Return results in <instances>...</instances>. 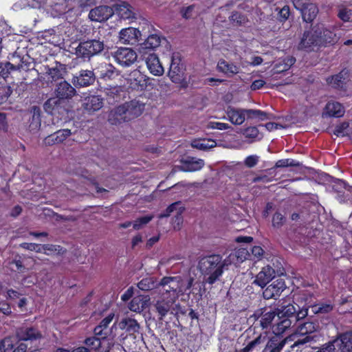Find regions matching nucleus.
<instances>
[{
	"mask_svg": "<svg viewBox=\"0 0 352 352\" xmlns=\"http://www.w3.org/2000/svg\"><path fill=\"white\" fill-rule=\"evenodd\" d=\"M228 261L222 259L219 254H211L201 258L198 263L197 269L204 276V282L214 284L223 273V270L228 266Z\"/></svg>",
	"mask_w": 352,
	"mask_h": 352,
	"instance_id": "f257e3e1",
	"label": "nucleus"
},
{
	"mask_svg": "<svg viewBox=\"0 0 352 352\" xmlns=\"http://www.w3.org/2000/svg\"><path fill=\"white\" fill-rule=\"evenodd\" d=\"M144 110V103L133 100L113 109L109 113L108 122L112 125L129 122L140 116Z\"/></svg>",
	"mask_w": 352,
	"mask_h": 352,
	"instance_id": "f03ea898",
	"label": "nucleus"
},
{
	"mask_svg": "<svg viewBox=\"0 0 352 352\" xmlns=\"http://www.w3.org/2000/svg\"><path fill=\"white\" fill-rule=\"evenodd\" d=\"M319 329V324L314 322H306L299 325L294 333L290 335L293 343L290 345V350L296 352L301 351L306 344L313 340L314 337L310 336Z\"/></svg>",
	"mask_w": 352,
	"mask_h": 352,
	"instance_id": "7ed1b4c3",
	"label": "nucleus"
},
{
	"mask_svg": "<svg viewBox=\"0 0 352 352\" xmlns=\"http://www.w3.org/2000/svg\"><path fill=\"white\" fill-rule=\"evenodd\" d=\"M161 289L159 293L166 298L177 300L179 296L186 292L184 287V280L181 276H166L159 283Z\"/></svg>",
	"mask_w": 352,
	"mask_h": 352,
	"instance_id": "20e7f679",
	"label": "nucleus"
},
{
	"mask_svg": "<svg viewBox=\"0 0 352 352\" xmlns=\"http://www.w3.org/2000/svg\"><path fill=\"white\" fill-rule=\"evenodd\" d=\"M104 48V41L100 39H90L80 42L76 48V54L78 58L90 60L94 56L101 53Z\"/></svg>",
	"mask_w": 352,
	"mask_h": 352,
	"instance_id": "39448f33",
	"label": "nucleus"
},
{
	"mask_svg": "<svg viewBox=\"0 0 352 352\" xmlns=\"http://www.w3.org/2000/svg\"><path fill=\"white\" fill-rule=\"evenodd\" d=\"M294 7L300 11L304 21L312 22L318 13V8L316 4L309 0H292Z\"/></svg>",
	"mask_w": 352,
	"mask_h": 352,
	"instance_id": "423d86ee",
	"label": "nucleus"
},
{
	"mask_svg": "<svg viewBox=\"0 0 352 352\" xmlns=\"http://www.w3.org/2000/svg\"><path fill=\"white\" fill-rule=\"evenodd\" d=\"M168 75L172 82L175 83H182L185 80V67L182 63L178 54H173L171 57Z\"/></svg>",
	"mask_w": 352,
	"mask_h": 352,
	"instance_id": "0eeeda50",
	"label": "nucleus"
},
{
	"mask_svg": "<svg viewBox=\"0 0 352 352\" xmlns=\"http://www.w3.org/2000/svg\"><path fill=\"white\" fill-rule=\"evenodd\" d=\"M322 42L321 32H318V30L305 32L298 45V49L311 52L315 47L320 45Z\"/></svg>",
	"mask_w": 352,
	"mask_h": 352,
	"instance_id": "6e6552de",
	"label": "nucleus"
},
{
	"mask_svg": "<svg viewBox=\"0 0 352 352\" xmlns=\"http://www.w3.org/2000/svg\"><path fill=\"white\" fill-rule=\"evenodd\" d=\"M111 54L115 60L124 67L131 66L138 58L136 52L129 47H120Z\"/></svg>",
	"mask_w": 352,
	"mask_h": 352,
	"instance_id": "1a4fd4ad",
	"label": "nucleus"
},
{
	"mask_svg": "<svg viewBox=\"0 0 352 352\" xmlns=\"http://www.w3.org/2000/svg\"><path fill=\"white\" fill-rule=\"evenodd\" d=\"M113 14L114 10L112 7L99 6L89 11L88 17L91 21L102 23L107 21Z\"/></svg>",
	"mask_w": 352,
	"mask_h": 352,
	"instance_id": "9d476101",
	"label": "nucleus"
},
{
	"mask_svg": "<svg viewBox=\"0 0 352 352\" xmlns=\"http://www.w3.org/2000/svg\"><path fill=\"white\" fill-rule=\"evenodd\" d=\"M16 335L19 340L29 341L31 343L40 341L43 338L41 331L32 327L23 326L18 328Z\"/></svg>",
	"mask_w": 352,
	"mask_h": 352,
	"instance_id": "9b49d317",
	"label": "nucleus"
},
{
	"mask_svg": "<svg viewBox=\"0 0 352 352\" xmlns=\"http://www.w3.org/2000/svg\"><path fill=\"white\" fill-rule=\"evenodd\" d=\"M96 76L94 71L88 69H82L78 74L74 75L72 82L76 87H85L94 83Z\"/></svg>",
	"mask_w": 352,
	"mask_h": 352,
	"instance_id": "f8f14e48",
	"label": "nucleus"
},
{
	"mask_svg": "<svg viewBox=\"0 0 352 352\" xmlns=\"http://www.w3.org/2000/svg\"><path fill=\"white\" fill-rule=\"evenodd\" d=\"M127 80L133 89L143 90L150 84V78L138 69L133 70L129 74Z\"/></svg>",
	"mask_w": 352,
	"mask_h": 352,
	"instance_id": "ddd939ff",
	"label": "nucleus"
},
{
	"mask_svg": "<svg viewBox=\"0 0 352 352\" xmlns=\"http://www.w3.org/2000/svg\"><path fill=\"white\" fill-rule=\"evenodd\" d=\"M54 94L57 98L63 100H70L77 94L76 89L67 81L62 80L58 82L54 89Z\"/></svg>",
	"mask_w": 352,
	"mask_h": 352,
	"instance_id": "4468645a",
	"label": "nucleus"
},
{
	"mask_svg": "<svg viewBox=\"0 0 352 352\" xmlns=\"http://www.w3.org/2000/svg\"><path fill=\"white\" fill-rule=\"evenodd\" d=\"M177 300L166 298L164 295L160 294L154 305L157 312L160 316V320H163L167 314L171 310Z\"/></svg>",
	"mask_w": 352,
	"mask_h": 352,
	"instance_id": "2eb2a0df",
	"label": "nucleus"
},
{
	"mask_svg": "<svg viewBox=\"0 0 352 352\" xmlns=\"http://www.w3.org/2000/svg\"><path fill=\"white\" fill-rule=\"evenodd\" d=\"M292 343L290 335L283 338L279 334H274L270 338L265 349L269 350L270 352H280L285 344L291 345Z\"/></svg>",
	"mask_w": 352,
	"mask_h": 352,
	"instance_id": "dca6fc26",
	"label": "nucleus"
},
{
	"mask_svg": "<svg viewBox=\"0 0 352 352\" xmlns=\"http://www.w3.org/2000/svg\"><path fill=\"white\" fill-rule=\"evenodd\" d=\"M103 98L98 95H91L82 100V107L89 114H91L103 107Z\"/></svg>",
	"mask_w": 352,
	"mask_h": 352,
	"instance_id": "f3484780",
	"label": "nucleus"
},
{
	"mask_svg": "<svg viewBox=\"0 0 352 352\" xmlns=\"http://www.w3.org/2000/svg\"><path fill=\"white\" fill-rule=\"evenodd\" d=\"M286 285L283 279H277L268 285L263 292L265 299L276 298L285 290Z\"/></svg>",
	"mask_w": 352,
	"mask_h": 352,
	"instance_id": "a211bd4d",
	"label": "nucleus"
},
{
	"mask_svg": "<svg viewBox=\"0 0 352 352\" xmlns=\"http://www.w3.org/2000/svg\"><path fill=\"white\" fill-rule=\"evenodd\" d=\"M140 36V32L136 28H124L120 32L119 41L122 44L135 45L138 43Z\"/></svg>",
	"mask_w": 352,
	"mask_h": 352,
	"instance_id": "6ab92c4d",
	"label": "nucleus"
},
{
	"mask_svg": "<svg viewBox=\"0 0 352 352\" xmlns=\"http://www.w3.org/2000/svg\"><path fill=\"white\" fill-rule=\"evenodd\" d=\"M146 67L150 72L154 76H162L164 69L162 65L159 58L153 53L148 54L147 56L144 57Z\"/></svg>",
	"mask_w": 352,
	"mask_h": 352,
	"instance_id": "aec40b11",
	"label": "nucleus"
},
{
	"mask_svg": "<svg viewBox=\"0 0 352 352\" xmlns=\"http://www.w3.org/2000/svg\"><path fill=\"white\" fill-rule=\"evenodd\" d=\"M275 270L270 265H267L263 267L261 271L256 275V279L254 280V283L261 287H264L275 277Z\"/></svg>",
	"mask_w": 352,
	"mask_h": 352,
	"instance_id": "412c9836",
	"label": "nucleus"
},
{
	"mask_svg": "<svg viewBox=\"0 0 352 352\" xmlns=\"http://www.w3.org/2000/svg\"><path fill=\"white\" fill-rule=\"evenodd\" d=\"M184 210V207L182 202L177 201L170 205L165 212L160 213L157 217L160 219L170 217L172 219L179 220L182 218V214Z\"/></svg>",
	"mask_w": 352,
	"mask_h": 352,
	"instance_id": "4be33fe9",
	"label": "nucleus"
},
{
	"mask_svg": "<svg viewBox=\"0 0 352 352\" xmlns=\"http://www.w3.org/2000/svg\"><path fill=\"white\" fill-rule=\"evenodd\" d=\"M336 346L340 352H352V332L340 333L336 338Z\"/></svg>",
	"mask_w": 352,
	"mask_h": 352,
	"instance_id": "5701e85b",
	"label": "nucleus"
},
{
	"mask_svg": "<svg viewBox=\"0 0 352 352\" xmlns=\"http://www.w3.org/2000/svg\"><path fill=\"white\" fill-rule=\"evenodd\" d=\"M114 12L122 19L126 20L135 18L133 8L125 1L117 3L113 6Z\"/></svg>",
	"mask_w": 352,
	"mask_h": 352,
	"instance_id": "b1692460",
	"label": "nucleus"
},
{
	"mask_svg": "<svg viewBox=\"0 0 352 352\" xmlns=\"http://www.w3.org/2000/svg\"><path fill=\"white\" fill-rule=\"evenodd\" d=\"M227 119L233 124L241 125L245 120V111L244 109H235L228 107L226 111Z\"/></svg>",
	"mask_w": 352,
	"mask_h": 352,
	"instance_id": "393cba45",
	"label": "nucleus"
},
{
	"mask_svg": "<svg viewBox=\"0 0 352 352\" xmlns=\"http://www.w3.org/2000/svg\"><path fill=\"white\" fill-rule=\"evenodd\" d=\"M72 135L69 129L58 130L53 134L46 137L44 140L45 145H53L63 142L65 139Z\"/></svg>",
	"mask_w": 352,
	"mask_h": 352,
	"instance_id": "a878e982",
	"label": "nucleus"
},
{
	"mask_svg": "<svg viewBox=\"0 0 352 352\" xmlns=\"http://www.w3.org/2000/svg\"><path fill=\"white\" fill-rule=\"evenodd\" d=\"M32 118L30 120L29 129L31 132L38 131L41 125V109L37 106H33L30 109Z\"/></svg>",
	"mask_w": 352,
	"mask_h": 352,
	"instance_id": "bb28decb",
	"label": "nucleus"
},
{
	"mask_svg": "<svg viewBox=\"0 0 352 352\" xmlns=\"http://www.w3.org/2000/svg\"><path fill=\"white\" fill-rule=\"evenodd\" d=\"M18 58L13 57V63L6 62L0 63V76L6 78L10 71L12 70H19L23 67V65L21 63V60L17 63L16 59Z\"/></svg>",
	"mask_w": 352,
	"mask_h": 352,
	"instance_id": "cd10ccee",
	"label": "nucleus"
},
{
	"mask_svg": "<svg viewBox=\"0 0 352 352\" xmlns=\"http://www.w3.org/2000/svg\"><path fill=\"white\" fill-rule=\"evenodd\" d=\"M120 328L130 334L138 333L140 326L136 320L131 318H123L119 323Z\"/></svg>",
	"mask_w": 352,
	"mask_h": 352,
	"instance_id": "c85d7f7f",
	"label": "nucleus"
},
{
	"mask_svg": "<svg viewBox=\"0 0 352 352\" xmlns=\"http://www.w3.org/2000/svg\"><path fill=\"white\" fill-rule=\"evenodd\" d=\"M325 113L331 117L340 118L344 115V109L338 102H329L325 107Z\"/></svg>",
	"mask_w": 352,
	"mask_h": 352,
	"instance_id": "c756f323",
	"label": "nucleus"
},
{
	"mask_svg": "<svg viewBox=\"0 0 352 352\" xmlns=\"http://www.w3.org/2000/svg\"><path fill=\"white\" fill-rule=\"evenodd\" d=\"M204 166V161L201 159L189 158L182 162V170L184 171H197Z\"/></svg>",
	"mask_w": 352,
	"mask_h": 352,
	"instance_id": "7c9ffc66",
	"label": "nucleus"
},
{
	"mask_svg": "<svg viewBox=\"0 0 352 352\" xmlns=\"http://www.w3.org/2000/svg\"><path fill=\"white\" fill-rule=\"evenodd\" d=\"M347 74L346 71L342 70L339 74L327 78V82L333 88L342 89L345 84Z\"/></svg>",
	"mask_w": 352,
	"mask_h": 352,
	"instance_id": "2f4dec72",
	"label": "nucleus"
},
{
	"mask_svg": "<svg viewBox=\"0 0 352 352\" xmlns=\"http://www.w3.org/2000/svg\"><path fill=\"white\" fill-rule=\"evenodd\" d=\"M161 43V38L157 34H151L140 44L139 51L140 53H144V50H154L159 47Z\"/></svg>",
	"mask_w": 352,
	"mask_h": 352,
	"instance_id": "473e14b6",
	"label": "nucleus"
},
{
	"mask_svg": "<svg viewBox=\"0 0 352 352\" xmlns=\"http://www.w3.org/2000/svg\"><path fill=\"white\" fill-rule=\"evenodd\" d=\"M248 256V251L245 248H239L235 250V251L226 258L228 261V265H230L232 263H242L245 261Z\"/></svg>",
	"mask_w": 352,
	"mask_h": 352,
	"instance_id": "72a5a7b5",
	"label": "nucleus"
},
{
	"mask_svg": "<svg viewBox=\"0 0 352 352\" xmlns=\"http://www.w3.org/2000/svg\"><path fill=\"white\" fill-rule=\"evenodd\" d=\"M148 300L138 296L134 297L129 304V309L134 312L140 313L147 306Z\"/></svg>",
	"mask_w": 352,
	"mask_h": 352,
	"instance_id": "f704fd0d",
	"label": "nucleus"
},
{
	"mask_svg": "<svg viewBox=\"0 0 352 352\" xmlns=\"http://www.w3.org/2000/svg\"><path fill=\"white\" fill-rule=\"evenodd\" d=\"M217 69L227 75H233L239 73V67L232 63H228L223 59L219 60Z\"/></svg>",
	"mask_w": 352,
	"mask_h": 352,
	"instance_id": "c9c22d12",
	"label": "nucleus"
},
{
	"mask_svg": "<svg viewBox=\"0 0 352 352\" xmlns=\"http://www.w3.org/2000/svg\"><path fill=\"white\" fill-rule=\"evenodd\" d=\"M65 67L62 64H56L55 67L48 68L46 72L52 81H56L64 78L65 74Z\"/></svg>",
	"mask_w": 352,
	"mask_h": 352,
	"instance_id": "e433bc0d",
	"label": "nucleus"
},
{
	"mask_svg": "<svg viewBox=\"0 0 352 352\" xmlns=\"http://www.w3.org/2000/svg\"><path fill=\"white\" fill-rule=\"evenodd\" d=\"M62 104V100L57 96L49 98L43 104L45 111L49 114H53L56 111H58Z\"/></svg>",
	"mask_w": 352,
	"mask_h": 352,
	"instance_id": "4c0bfd02",
	"label": "nucleus"
},
{
	"mask_svg": "<svg viewBox=\"0 0 352 352\" xmlns=\"http://www.w3.org/2000/svg\"><path fill=\"white\" fill-rule=\"evenodd\" d=\"M296 62L293 56H287L283 60H278L275 65L276 72L280 73L288 70Z\"/></svg>",
	"mask_w": 352,
	"mask_h": 352,
	"instance_id": "58836bf2",
	"label": "nucleus"
},
{
	"mask_svg": "<svg viewBox=\"0 0 352 352\" xmlns=\"http://www.w3.org/2000/svg\"><path fill=\"white\" fill-rule=\"evenodd\" d=\"M216 145V142L212 140H195L191 142L193 148L202 151L208 150Z\"/></svg>",
	"mask_w": 352,
	"mask_h": 352,
	"instance_id": "ea45409f",
	"label": "nucleus"
},
{
	"mask_svg": "<svg viewBox=\"0 0 352 352\" xmlns=\"http://www.w3.org/2000/svg\"><path fill=\"white\" fill-rule=\"evenodd\" d=\"M297 311L296 308L292 304H288L287 305L281 306L277 309V316L278 318L283 317H292Z\"/></svg>",
	"mask_w": 352,
	"mask_h": 352,
	"instance_id": "a19ab883",
	"label": "nucleus"
},
{
	"mask_svg": "<svg viewBox=\"0 0 352 352\" xmlns=\"http://www.w3.org/2000/svg\"><path fill=\"white\" fill-rule=\"evenodd\" d=\"M56 253L58 255H63L66 253V250L58 245L53 244H43V253L46 255H51L53 253Z\"/></svg>",
	"mask_w": 352,
	"mask_h": 352,
	"instance_id": "79ce46f5",
	"label": "nucleus"
},
{
	"mask_svg": "<svg viewBox=\"0 0 352 352\" xmlns=\"http://www.w3.org/2000/svg\"><path fill=\"white\" fill-rule=\"evenodd\" d=\"M338 16L344 22H352V9L343 5L338 6Z\"/></svg>",
	"mask_w": 352,
	"mask_h": 352,
	"instance_id": "37998d69",
	"label": "nucleus"
},
{
	"mask_svg": "<svg viewBox=\"0 0 352 352\" xmlns=\"http://www.w3.org/2000/svg\"><path fill=\"white\" fill-rule=\"evenodd\" d=\"M157 283L153 277H147L143 278L138 283V287L142 291L151 290L157 286Z\"/></svg>",
	"mask_w": 352,
	"mask_h": 352,
	"instance_id": "c03bdc74",
	"label": "nucleus"
},
{
	"mask_svg": "<svg viewBox=\"0 0 352 352\" xmlns=\"http://www.w3.org/2000/svg\"><path fill=\"white\" fill-rule=\"evenodd\" d=\"M101 338L98 337H90L85 340V344L91 350L98 351L101 347Z\"/></svg>",
	"mask_w": 352,
	"mask_h": 352,
	"instance_id": "a18cd8bd",
	"label": "nucleus"
},
{
	"mask_svg": "<svg viewBox=\"0 0 352 352\" xmlns=\"http://www.w3.org/2000/svg\"><path fill=\"white\" fill-rule=\"evenodd\" d=\"M277 316V311H269L263 314L261 319V325L263 328H267Z\"/></svg>",
	"mask_w": 352,
	"mask_h": 352,
	"instance_id": "49530a36",
	"label": "nucleus"
},
{
	"mask_svg": "<svg viewBox=\"0 0 352 352\" xmlns=\"http://www.w3.org/2000/svg\"><path fill=\"white\" fill-rule=\"evenodd\" d=\"M20 247L30 251L35 252L37 253L43 252V245L34 243H23Z\"/></svg>",
	"mask_w": 352,
	"mask_h": 352,
	"instance_id": "de8ad7c7",
	"label": "nucleus"
},
{
	"mask_svg": "<svg viewBox=\"0 0 352 352\" xmlns=\"http://www.w3.org/2000/svg\"><path fill=\"white\" fill-rule=\"evenodd\" d=\"M312 309L315 314H326L330 312L333 307L330 304H320L313 306Z\"/></svg>",
	"mask_w": 352,
	"mask_h": 352,
	"instance_id": "09e8293b",
	"label": "nucleus"
},
{
	"mask_svg": "<svg viewBox=\"0 0 352 352\" xmlns=\"http://www.w3.org/2000/svg\"><path fill=\"white\" fill-rule=\"evenodd\" d=\"M336 339H334L322 345L316 352H336Z\"/></svg>",
	"mask_w": 352,
	"mask_h": 352,
	"instance_id": "8fccbe9b",
	"label": "nucleus"
},
{
	"mask_svg": "<svg viewBox=\"0 0 352 352\" xmlns=\"http://www.w3.org/2000/svg\"><path fill=\"white\" fill-rule=\"evenodd\" d=\"M208 128L212 129H218L220 131L232 129V126L228 124L219 122H210L208 124Z\"/></svg>",
	"mask_w": 352,
	"mask_h": 352,
	"instance_id": "3c124183",
	"label": "nucleus"
},
{
	"mask_svg": "<svg viewBox=\"0 0 352 352\" xmlns=\"http://www.w3.org/2000/svg\"><path fill=\"white\" fill-rule=\"evenodd\" d=\"M265 336H262L261 335L258 336L256 339L251 341L243 349V352H250L252 351L256 345L261 344L264 342Z\"/></svg>",
	"mask_w": 352,
	"mask_h": 352,
	"instance_id": "603ef678",
	"label": "nucleus"
},
{
	"mask_svg": "<svg viewBox=\"0 0 352 352\" xmlns=\"http://www.w3.org/2000/svg\"><path fill=\"white\" fill-rule=\"evenodd\" d=\"M349 125L348 122H342L340 124L336 126L333 134L336 136H345L347 133L346 132V129L349 128Z\"/></svg>",
	"mask_w": 352,
	"mask_h": 352,
	"instance_id": "864d4df0",
	"label": "nucleus"
},
{
	"mask_svg": "<svg viewBox=\"0 0 352 352\" xmlns=\"http://www.w3.org/2000/svg\"><path fill=\"white\" fill-rule=\"evenodd\" d=\"M299 163L296 162L294 160L285 159L278 160L276 163V167L277 168H284L288 166H298Z\"/></svg>",
	"mask_w": 352,
	"mask_h": 352,
	"instance_id": "5fc2aeb1",
	"label": "nucleus"
},
{
	"mask_svg": "<svg viewBox=\"0 0 352 352\" xmlns=\"http://www.w3.org/2000/svg\"><path fill=\"white\" fill-rule=\"evenodd\" d=\"M258 130L255 126H251L245 129L243 133L246 138L255 139L258 135Z\"/></svg>",
	"mask_w": 352,
	"mask_h": 352,
	"instance_id": "6e6d98bb",
	"label": "nucleus"
},
{
	"mask_svg": "<svg viewBox=\"0 0 352 352\" xmlns=\"http://www.w3.org/2000/svg\"><path fill=\"white\" fill-rule=\"evenodd\" d=\"M77 3L82 10H87L89 8L95 6L97 0H77Z\"/></svg>",
	"mask_w": 352,
	"mask_h": 352,
	"instance_id": "4d7b16f0",
	"label": "nucleus"
},
{
	"mask_svg": "<svg viewBox=\"0 0 352 352\" xmlns=\"http://www.w3.org/2000/svg\"><path fill=\"white\" fill-rule=\"evenodd\" d=\"M258 160L259 157L256 155H250L245 158L244 164L247 167L252 168L257 164Z\"/></svg>",
	"mask_w": 352,
	"mask_h": 352,
	"instance_id": "13d9d810",
	"label": "nucleus"
},
{
	"mask_svg": "<svg viewBox=\"0 0 352 352\" xmlns=\"http://www.w3.org/2000/svg\"><path fill=\"white\" fill-rule=\"evenodd\" d=\"M1 352H13L12 344L9 340H3L0 342Z\"/></svg>",
	"mask_w": 352,
	"mask_h": 352,
	"instance_id": "bf43d9fd",
	"label": "nucleus"
},
{
	"mask_svg": "<svg viewBox=\"0 0 352 352\" xmlns=\"http://www.w3.org/2000/svg\"><path fill=\"white\" fill-rule=\"evenodd\" d=\"M194 8H195L194 5L189 6L186 8H182L181 9L180 12H181L183 18H184L186 19H190L192 16V12L194 10Z\"/></svg>",
	"mask_w": 352,
	"mask_h": 352,
	"instance_id": "052dcab7",
	"label": "nucleus"
},
{
	"mask_svg": "<svg viewBox=\"0 0 352 352\" xmlns=\"http://www.w3.org/2000/svg\"><path fill=\"white\" fill-rule=\"evenodd\" d=\"M95 336H98L102 340L106 339L108 336L107 330L104 329L100 325H98L94 328V330Z\"/></svg>",
	"mask_w": 352,
	"mask_h": 352,
	"instance_id": "680f3d73",
	"label": "nucleus"
},
{
	"mask_svg": "<svg viewBox=\"0 0 352 352\" xmlns=\"http://www.w3.org/2000/svg\"><path fill=\"white\" fill-rule=\"evenodd\" d=\"M289 8L287 6H283L278 12V15L280 20L282 21H285L288 19L289 16Z\"/></svg>",
	"mask_w": 352,
	"mask_h": 352,
	"instance_id": "e2e57ef3",
	"label": "nucleus"
},
{
	"mask_svg": "<svg viewBox=\"0 0 352 352\" xmlns=\"http://www.w3.org/2000/svg\"><path fill=\"white\" fill-rule=\"evenodd\" d=\"M114 317L113 314H109L107 317H105L99 324L104 329L107 330L109 324L111 322L113 318Z\"/></svg>",
	"mask_w": 352,
	"mask_h": 352,
	"instance_id": "0e129e2a",
	"label": "nucleus"
},
{
	"mask_svg": "<svg viewBox=\"0 0 352 352\" xmlns=\"http://www.w3.org/2000/svg\"><path fill=\"white\" fill-rule=\"evenodd\" d=\"M10 306L6 302H0V313L4 315H10L11 314Z\"/></svg>",
	"mask_w": 352,
	"mask_h": 352,
	"instance_id": "69168bd1",
	"label": "nucleus"
},
{
	"mask_svg": "<svg viewBox=\"0 0 352 352\" xmlns=\"http://www.w3.org/2000/svg\"><path fill=\"white\" fill-rule=\"evenodd\" d=\"M245 111L248 119L257 118V115L262 114L261 111L258 109H245Z\"/></svg>",
	"mask_w": 352,
	"mask_h": 352,
	"instance_id": "338daca9",
	"label": "nucleus"
},
{
	"mask_svg": "<svg viewBox=\"0 0 352 352\" xmlns=\"http://www.w3.org/2000/svg\"><path fill=\"white\" fill-rule=\"evenodd\" d=\"M230 18L231 21L236 22V23H239V24L242 23L243 21H244L243 16H241V14H240L237 12H233L232 13L231 16H230Z\"/></svg>",
	"mask_w": 352,
	"mask_h": 352,
	"instance_id": "774afa93",
	"label": "nucleus"
}]
</instances>
